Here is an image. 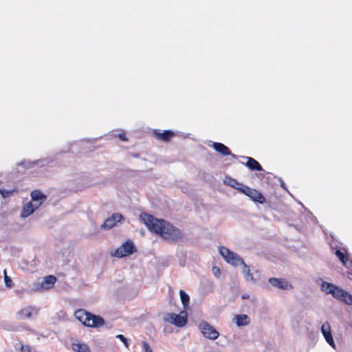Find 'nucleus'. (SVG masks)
<instances>
[{
  "instance_id": "nucleus-16",
  "label": "nucleus",
  "mask_w": 352,
  "mask_h": 352,
  "mask_svg": "<svg viewBox=\"0 0 352 352\" xmlns=\"http://www.w3.org/2000/svg\"><path fill=\"white\" fill-rule=\"evenodd\" d=\"M56 281V278L53 275H48L44 277L41 284L43 289H48L52 288Z\"/></svg>"
},
{
  "instance_id": "nucleus-5",
  "label": "nucleus",
  "mask_w": 352,
  "mask_h": 352,
  "mask_svg": "<svg viewBox=\"0 0 352 352\" xmlns=\"http://www.w3.org/2000/svg\"><path fill=\"white\" fill-rule=\"evenodd\" d=\"M164 319L178 327H184L188 322L187 313L185 311H181L179 314H168Z\"/></svg>"
},
{
  "instance_id": "nucleus-32",
  "label": "nucleus",
  "mask_w": 352,
  "mask_h": 352,
  "mask_svg": "<svg viewBox=\"0 0 352 352\" xmlns=\"http://www.w3.org/2000/svg\"><path fill=\"white\" fill-rule=\"evenodd\" d=\"M142 346L145 352H153L152 349L146 342H142Z\"/></svg>"
},
{
  "instance_id": "nucleus-12",
  "label": "nucleus",
  "mask_w": 352,
  "mask_h": 352,
  "mask_svg": "<svg viewBox=\"0 0 352 352\" xmlns=\"http://www.w3.org/2000/svg\"><path fill=\"white\" fill-rule=\"evenodd\" d=\"M321 332L327 341V342L333 348H336L335 342L331 332V327L329 324L326 322L321 326Z\"/></svg>"
},
{
  "instance_id": "nucleus-3",
  "label": "nucleus",
  "mask_w": 352,
  "mask_h": 352,
  "mask_svg": "<svg viewBox=\"0 0 352 352\" xmlns=\"http://www.w3.org/2000/svg\"><path fill=\"white\" fill-rule=\"evenodd\" d=\"M219 252L228 263L234 267L244 264V260L239 254L226 247H219Z\"/></svg>"
},
{
  "instance_id": "nucleus-24",
  "label": "nucleus",
  "mask_w": 352,
  "mask_h": 352,
  "mask_svg": "<svg viewBox=\"0 0 352 352\" xmlns=\"http://www.w3.org/2000/svg\"><path fill=\"white\" fill-rule=\"evenodd\" d=\"M242 265H243L242 273L244 274L245 280L248 281H253L254 277H253L252 274L250 273V270L249 266L247 265L245 262H244V264H242Z\"/></svg>"
},
{
  "instance_id": "nucleus-30",
  "label": "nucleus",
  "mask_w": 352,
  "mask_h": 352,
  "mask_svg": "<svg viewBox=\"0 0 352 352\" xmlns=\"http://www.w3.org/2000/svg\"><path fill=\"white\" fill-rule=\"evenodd\" d=\"M116 338L119 339L126 348H129V340L124 336L122 334H118L116 336Z\"/></svg>"
},
{
  "instance_id": "nucleus-31",
  "label": "nucleus",
  "mask_w": 352,
  "mask_h": 352,
  "mask_svg": "<svg viewBox=\"0 0 352 352\" xmlns=\"http://www.w3.org/2000/svg\"><path fill=\"white\" fill-rule=\"evenodd\" d=\"M346 332L351 333L352 332V320L347 322L344 324V326Z\"/></svg>"
},
{
  "instance_id": "nucleus-15",
  "label": "nucleus",
  "mask_w": 352,
  "mask_h": 352,
  "mask_svg": "<svg viewBox=\"0 0 352 352\" xmlns=\"http://www.w3.org/2000/svg\"><path fill=\"white\" fill-rule=\"evenodd\" d=\"M154 134L158 140L168 142L174 136V133L171 130H165L163 132H158L157 130L154 131Z\"/></svg>"
},
{
  "instance_id": "nucleus-23",
  "label": "nucleus",
  "mask_w": 352,
  "mask_h": 352,
  "mask_svg": "<svg viewBox=\"0 0 352 352\" xmlns=\"http://www.w3.org/2000/svg\"><path fill=\"white\" fill-rule=\"evenodd\" d=\"M179 296L181 302L183 305V307L184 309H186L188 307L189 301H190V297L189 295L186 293L184 290L180 289L179 290Z\"/></svg>"
},
{
  "instance_id": "nucleus-19",
  "label": "nucleus",
  "mask_w": 352,
  "mask_h": 352,
  "mask_svg": "<svg viewBox=\"0 0 352 352\" xmlns=\"http://www.w3.org/2000/svg\"><path fill=\"white\" fill-rule=\"evenodd\" d=\"M225 184L230 186L235 189H237L239 191V188L241 186H242L243 184L239 183L236 179L230 177V176H226L225 180H224Z\"/></svg>"
},
{
  "instance_id": "nucleus-4",
  "label": "nucleus",
  "mask_w": 352,
  "mask_h": 352,
  "mask_svg": "<svg viewBox=\"0 0 352 352\" xmlns=\"http://www.w3.org/2000/svg\"><path fill=\"white\" fill-rule=\"evenodd\" d=\"M137 251L136 247L133 242L127 240L118 248L111 255L118 258H122L133 254Z\"/></svg>"
},
{
  "instance_id": "nucleus-28",
  "label": "nucleus",
  "mask_w": 352,
  "mask_h": 352,
  "mask_svg": "<svg viewBox=\"0 0 352 352\" xmlns=\"http://www.w3.org/2000/svg\"><path fill=\"white\" fill-rule=\"evenodd\" d=\"M14 190H5L0 188V194L3 198H7L13 195Z\"/></svg>"
},
{
  "instance_id": "nucleus-33",
  "label": "nucleus",
  "mask_w": 352,
  "mask_h": 352,
  "mask_svg": "<svg viewBox=\"0 0 352 352\" xmlns=\"http://www.w3.org/2000/svg\"><path fill=\"white\" fill-rule=\"evenodd\" d=\"M212 270L214 275L217 277H218L221 274V270L218 267H216V266L213 267Z\"/></svg>"
},
{
  "instance_id": "nucleus-11",
  "label": "nucleus",
  "mask_w": 352,
  "mask_h": 352,
  "mask_svg": "<svg viewBox=\"0 0 352 352\" xmlns=\"http://www.w3.org/2000/svg\"><path fill=\"white\" fill-rule=\"evenodd\" d=\"M210 146L212 147L217 152L223 156L230 155L233 158H237V156L231 153L230 148L225 144L221 142H212Z\"/></svg>"
},
{
  "instance_id": "nucleus-9",
  "label": "nucleus",
  "mask_w": 352,
  "mask_h": 352,
  "mask_svg": "<svg viewBox=\"0 0 352 352\" xmlns=\"http://www.w3.org/2000/svg\"><path fill=\"white\" fill-rule=\"evenodd\" d=\"M268 283L275 288L282 290H289L293 288L292 284L284 278H270Z\"/></svg>"
},
{
  "instance_id": "nucleus-22",
  "label": "nucleus",
  "mask_w": 352,
  "mask_h": 352,
  "mask_svg": "<svg viewBox=\"0 0 352 352\" xmlns=\"http://www.w3.org/2000/svg\"><path fill=\"white\" fill-rule=\"evenodd\" d=\"M336 285L333 283H330L326 281H322L320 289L321 290L326 293L327 294H331L332 292L333 291V288H335Z\"/></svg>"
},
{
  "instance_id": "nucleus-2",
  "label": "nucleus",
  "mask_w": 352,
  "mask_h": 352,
  "mask_svg": "<svg viewBox=\"0 0 352 352\" xmlns=\"http://www.w3.org/2000/svg\"><path fill=\"white\" fill-rule=\"evenodd\" d=\"M74 316L84 326L98 328L104 324V320L99 315L94 314L83 309L75 311Z\"/></svg>"
},
{
  "instance_id": "nucleus-29",
  "label": "nucleus",
  "mask_w": 352,
  "mask_h": 352,
  "mask_svg": "<svg viewBox=\"0 0 352 352\" xmlns=\"http://www.w3.org/2000/svg\"><path fill=\"white\" fill-rule=\"evenodd\" d=\"M4 274V283L6 287H11L12 285V280L10 276L7 275L6 270H4L3 271Z\"/></svg>"
},
{
  "instance_id": "nucleus-36",
  "label": "nucleus",
  "mask_w": 352,
  "mask_h": 352,
  "mask_svg": "<svg viewBox=\"0 0 352 352\" xmlns=\"http://www.w3.org/2000/svg\"><path fill=\"white\" fill-rule=\"evenodd\" d=\"M249 298V295L247 294H243L241 296L242 299H248Z\"/></svg>"
},
{
  "instance_id": "nucleus-8",
  "label": "nucleus",
  "mask_w": 352,
  "mask_h": 352,
  "mask_svg": "<svg viewBox=\"0 0 352 352\" xmlns=\"http://www.w3.org/2000/svg\"><path fill=\"white\" fill-rule=\"evenodd\" d=\"M124 220V217L120 213H113L112 215L106 219L104 223L101 225L102 230H108L114 227L117 223Z\"/></svg>"
},
{
  "instance_id": "nucleus-20",
  "label": "nucleus",
  "mask_w": 352,
  "mask_h": 352,
  "mask_svg": "<svg viewBox=\"0 0 352 352\" xmlns=\"http://www.w3.org/2000/svg\"><path fill=\"white\" fill-rule=\"evenodd\" d=\"M72 349L76 352H91L89 346L84 343H74Z\"/></svg>"
},
{
  "instance_id": "nucleus-37",
  "label": "nucleus",
  "mask_w": 352,
  "mask_h": 352,
  "mask_svg": "<svg viewBox=\"0 0 352 352\" xmlns=\"http://www.w3.org/2000/svg\"><path fill=\"white\" fill-rule=\"evenodd\" d=\"M349 263H350L351 265L352 266V260H351V261H349Z\"/></svg>"
},
{
  "instance_id": "nucleus-34",
  "label": "nucleus",
  "mask_w": 352,
  "mask_h": 352,
  "mask_svg": "<svg viewBox=\"0 0 352 352\" xmlns=\"http://www.w3.org/2000/svg\"><path fill=\"white\" fill-rule=\"evenodd\" d=\"M118 138L122 140V141H126L127 140V138L126 136V135L124 133H120L118 134Z\"/></svg>"
},
{
  "instance_id": "nucleus-6",
  "label": "nucleus",
  "mask_w": 352,
  "mask_h": 352,
  "mask_svg": "<svg viewBox=\"0 0 352 352\" xmlns=\"http://www.w3.org/2000/svg\"><path fill=\"white\" fill-rule=\"evenodd\" d=\"M239 192L251 198V199L254 202L259 204H263L265 202V198L262 193L256 189L248 187L246 185L243 184L242 186H241L239 188Z\"/></svg>"
},
{
  "instance_id": "nucleus-1",
  "label": "nucleus",
  "mask_w": 352,
  "mask_h": 352,
  "mask_svg": "<svg viewBox=\"0 0 352 352\" xmlns=\"http://www.w3.org/2000/svg\"><path fill=\"white\" fill-rule=\"evenodd\" d=\"M140 217L150 231L159 234L166 240L176 241L182 237L179 228L164 219H157L146 212L142 213Z\"/></svg>"
},
{
  "instance_id": "nucleus-17",
  "label": "nucleus",
  "mask_w": 352,
  "mask_h": 352,
  "mask_svg": "<svg viewBox=\"0 0 352 352\" xmlns=\"http://www.w3.org/2000/svg\"><path fill=\"white\" fill-rule=\"evenodd\" d=\"M234 320L236 326L243 327L248 325L250 322L249 317L245 314H238L234 318Z\"/></svg>"
},
{
  "instance_id": "nucleus-18",
  "label": "nucleus",
  "mask_w": 352,
  "mask_h": 352,
  "mask_svg": "<svg viewBox=\"0 0 352 352\" xmlns=\"http://www.w3.org/2000/svg\"><path fill=\"white\" fill-rule=\"evenodd\" d=\"M31 199L32 201H40L42 204V201L47 199V196L41 190H34L31 192Z\"/></svg>"
},
{
  "instance_id": "nucleus-7",
  "label": "nucleus",
  "mask_w": 352,
  "mask_h": 352,
  "mask_svg": "<svg viewBox=\"0 0 352 352\" xmlns=\"http://www.w3.org/2000/svg\"><path fill=\"white\" fill-rule=\"evenodd\" d=\"M199 329L202 335L206 338L209 340H216L219 336V333L217 331V329L213 326L204 320L199 323Z\"/></svg>"
},
{
  "instance_id": "nucleus-26",
  "label": "nucleus",
  "mask_w": 352,
  "mask_h": 352,
  "mask_svg": "<svg viewBox=\"0 0 352 352\" xmlns=\"http://www.w3.org/2000/svg\"><path fill=\"white\" fill-rule=\"evenodd\" d=\"M17 316L19 319H26L32 316V311L30 309H23L17 313Z\"/></svg>"
},
{
  "instance_id": "nucleus-27",
  "label": "nucleus",
  "mask_w": 352,
  "mask_h": 352,
  "mask_svg": "<svg viewBox=\"0 0 352 352\" xmlns=\"http://www.w3.org/2000/svg\"><path fill=\"white\" fill-rule=\"evenodd\" d=\"M344 296V297L342 298L341 301L348 305H352V296L346 291Z\"/></svg>"
},
{
  "instance_id": "nucleus-25",
  "label": "nucleus",
  "mask_w": 352,
  "mask_h": 352,
  "mask_svg": "<svg viewBox=\"0 0 352 352\" xmlns=\"http://www.w3.org/2000/svg\"><path fill=\"white\" fill-rule=\"evenodd\" d=\"M336 256L339 258L340 262L346 265V262L349 261L348 256L346 253L342 252L340 250H337L335 252Z\"/></svg>"
},
{
  "instance_id": "nucleus-35",
  "label": "nucleus",
  "mask_w": 352,
  "mask_h": 352,
  "mask_svg": "<svg viewBox=\"0 0 352 352\" xmlns=\"http://www.w3.org/2000/svg\"><path fill=\"white\" fill-rule=\"evenodd\" d=\"M279 182H280V185L281 188H283L285 190H287L286 185L281 178H279Z\"/></svg>"
},
{
  "instance_id": "nucleus-10",
  "label": "nucleus",
  "mask_w": 352,
  "mask_h": 352,
  "mask_svg": "<svg viewBox=\"0 0 352 352\" xmlns=\"http://www.w3.org/2000/svg\"><path fill=\"white\" fill-rule=\"evenodd\" d=\"M51 162H52V160L49 158L40 159L32 162L23 160L18 163V166H23L25 168H30L34 166L42 167L48 164Z\"/></svg>"
},
{
  "instance_id": "nucleus-21",
  "label": "nucleus",
  "mask_w": 352,
  "mask_h": 352,
  "mask_svg": "<svg viewBox=\"0 0 352 352\" xmlns=\"http://www.w3.org/2000/svg\"><path fill=\"white\" fill-rule=\"evenodd\" d=\"M333 288V291L331 293V295L333 298L337 300H342V298L344 297V294H345V290L342 289L341 287L335 285Z\"/></svg>"
},
{
  "instance_id": "nucleus-14",
  "label": "nucleus",
  "mask_w": 352,
  "mask_h": 352,
  "mask_svg": "<svg viewBox=\"0 0 352 352\" xmlns=\"http://www.w3.org/2000/svg\"><path fill=\"white\" fill-rule=\"evenodd\" d=\"M243 158L247 160L245 164L250 170L257 171L263 170L261 165L254 158L246 156H243Z\"/></svg>"
},
{
  "instance_id": "nucleus-13",
  "label": "nucleus",
  "mask_w": 352,
  "mask_h": 352,
  "mask_svg": "<svg viewBox=\"0 0 352 352\" xmlns=\"http://www.w3.org/2000/svg\"><path fill=\"white\" fill-rule=\"evenodd\" d=\"M41 205V203H39L38 204H33L32 202H29L26 204L21 212V217L22 218H26L29 217L30 214H32Z\"/></svg>"
}]
</instances>
